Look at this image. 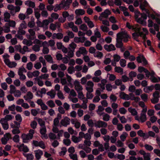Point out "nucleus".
Instances as JSON below:
<instances>
[{"label": "nucleus", "mask_w": 160, "mask_h": 160, "mask_svg": "<svg viewBox=\"0 0 160 160\" xmlns=\"http://www.w3.org/2000/svg\"><path fill=\"white\" fill-rule=\"evenodd\" d=\"M18 18L20 20H23L26 18V16L25 14L22 13H20L18 15Z\"/></svg>", "instance_id": "nucleus-60"}, {"label": "nucleus", "mask_w": 160, "mask_h": 160, "mask_svg": "<svg viewBox=\"0 0 160 160\" xmlns=\"http://www.w3.org/2000/svg\"><path fill=\"white\" fill-rule=\"evenodd\" d=\"M79 51H81L82 54L83 55L87 54L88 52L85 47H81L79 48Z\"/></svg>", "instance_id": "nucleus-25"}, {"label": "nucleus", "mask_w": 160, "mask_h": 160, "mask_svg": "<svg viewBox=\"0 0 160 160\" xmlns=\"http://www.w3.org/2000/svg\"><path fill=\"white\" fill-rule=\"evenodd\" d=\"M114 60L116 62H118L120 59V57L117 54H114L113 56Z\"/></svg>", "instance_id": "nucleus-50"}, {"label": "nucleus", "mask_w": 160, "mask_h": 160, "mask_svg": "<svg viewBox=\"0 0 160 160\" xmlns=\"http://www.w3.org/2000/svg\"><path fill=\"white\" fill-rule=\"evenodd\" d=\"M37 123L36 121H33L31 123V126L33 129H35L36 128Z\"/></svg>", "instance_id": "nucleus-42"}, {"label": "nucleus", "mask_w": 160, "mask_h": 160, "mask_svg": "<svg viewBox=\"0 0 160 160\" xmlns=\"http://www.w3.org/2000/svg\"><path fill=\"white\" fill-rule=\"evenodd\" d=\"M138 56L137 57V61L138 63H141L142 62V56L143 55L140 54H138Z\"/></svg>", "instance_id": "nucleus-38"}, {"label": "nucleus", "mask_w": 160, "mask_h": 160, "mask_svg": "<svg viewBox=\"0 0 160 160\" xmlns=\"http://www.w3.org/2000/svg\"><path fill=\"white\" fill-rule=\"evenodd\" d=\"M13 118V116L10 114L7 115L5 117V118L7 122L8 121L12 120Z\"/></svg>", "instance_id": "nucleus-47"}, {"label": "nucleus", "mask_w": 160, "mask_h": 160, "mask_svg": "<svg viewBox=\"0 0 160 160\" xmlns=\"http://www.w3.org/2000/svg\"><path fill=\"white\" fill-rule=\"evenodd\" d=\"M153 97L154 98L153 100H151L153 104L158 103L159 101V98L160 97L159 92L158 91H155L152 94Z\"/></svg>", "instance_id": "nucleus-3"}, {"label": "nucleus", "mask_w": 160, "mask_h": 160, "mask_svg": "<svg viewBox=\"0 0 160 160\" xmlns=\"http://www.w3.org/2000/svg\"><path fill=\"white\" fill-rule=\"evenodd\" d=\"M110 12L109 10L108 9H106L104 11V12L102 13L101 14V16L102 17L107 18L108 17Z\"/></svg>", "instance_id": "nucleus-16"}, {"label": "nucleus", "mask_w": 160, "mask_h": 160, "mask_svg": "<svg viewBox=\"0 0 160 160\" xmlns=\"http://www.w3.org/2000/svg\"><path fill=\"white\" fill-rule=\"evenodd\" d=\"M104 48L105 50L108 52H110L116 50V48L112 44L109 45L105 44L104 46Z\"/></svg>", "instance_id": "nucleus-9"}, {"label": "nucleus", "mask_w": 160, "mask_h": 160, "mask_svg": "<svg viewBox=\"0 0 160 160\" xmlns=\"http://www.w3.org/2000/svg\"><path fill=\"white\" fill-rule=\"evenodd\" d=\"M128 67L131 69H134L136 67V65L134 62H130L127 65Z\"/></svg>", "instance_id": "nucleus-22"}, {"label": "nucleus", "mask_w": 160, "mask_h": 160, "mask_svg": "<svg viewBox=\"0 0 160 160\" xmlns=\"http://www.w3.org/2000/svg\"><path fill=\"white\" fill-rule=\"evenodd\" d=\"M114 70L115 72L118 73H122V74L123 72V69L120 67H115Z\"/></svg>", "instance_id": "nucleus-28"}, {"label": "nucleus", "mask_w": 160, "mask_h": 160, "mask_svg": "<svg viewBox=\"0 0 160 160\" xmlns=\"http://www.w3.org/2000/svg\"><path fill=\"white\" fill-rule=\"evenodd\" d=\"M30 58L31 61H34L37 59L36 56L34 54H31L30 55Z\"/></svg>", "instance_id": "nucleus-55"}, {"label": "nucleus", "mask_w": 160, "mask_h": 160, "mask_svg": "<svg viewBox=\"0 0 160 160\" xmlns=\"http://www.w3.org/2000/svg\"><path fill=\"white\" fill-rule=\"evenodd\" d=\"M32 48L33 50L35 52H38L40 50V47L37 44L34 45Z\"/></svg>", "instance_id": "nucleus-53"}, {"label": "nucleus", "mask_w": 160, "mask_h": 160, "mask_svg": "<svg viewBox=\"0 0 160 160\" xmlns=\"http://www.w3.org/2000/svg\"><path fill=\"white\" fill-rule=\"evenodd\" d=\"M72 140L73 142L76 143L78 142L80 140L79 137H77L75 136H72Z\"/></svg>", "instance_id": "nucleus-30"}, {"label": "nucleus", "mask_w": 160, "mask_h": 160, "mask_svg": "<svg viewBox=\"0 0 160 160\" xmlns=\"http://www.w3.org/2000/svg\"><path fill=\"white\" fill-rule=\"evenodd\" d=\"M118 118H119L122 123H124L127 122L124 116L121 117L120 115L118 114L117 116Z\"/></svg>", "instance_id": "nucleus-23"}, {"label": "nucleus", "mask_w": 160, "mask_h": 160, "mask_svg": "<svg viewBox=\"0 0 160 160\" xmlns=\"http://www.w3.org/2000/svg\"><path fill=\"white\" fill-rule=\"evenodd\" d=\"M43 149H44L45 148V146L44 142L42 141H40L39 142L38 146Z\"/></svg>", "instance_id": "nucleus-59"}, {"label": "nucleus", "mask_w": 160, "mask_h": 160, "mask_svg": "<svg viewBox=\"0 0 160 160\" xmlns=\"http://www.w3.org/2000/svg\"><path fill=\"white\" fill-rule=\"evenodd\" d=\"M12 140L15 142H18L19 141V136L18 135H15L12 138Z\"/></svg>", "instance_id": "nucleus-31"}, {"label": "nucleus", "mask_w": 160, "mask_h": 160, "mask_svg": "<svg viewBox=\"0 0 160 160\" xmlns=\"http://www.w3.org/2000/svg\"><path fill=\"white\" fill-rule=\"evenodd\" d=\"M13 93H14V95L15 97H19L21 94L20 91L18 90H16Z\"/></svg>", "instance_id": "nucleus-51"}, {"label": "nucleus", "mask_w": 160, "mask_h": 160, "mask_svg": "<svg viewBox=\"0 0 160 160\" xmlns=\"http://www.w3.org/2000/svg\"><path fill=\"white\" fill-rule=\"evenodd\" d=\"M21 138L22 140H24V139L29 140V139H30V137H29V136L28 134H26L25 133H23L22 135Z\"/></svg>", "instance_id": "nucleus-34"}, {"label": "nucleus", "mask_w": 160, "mask_h": 160, "mask_svg": "<svg viewBox=\"0 0 160 160\" xmlns=\"http://www.w3.org/2000/svg\"><path fill=\"white\" fill-rule=\"evenodd\" d=\"M59 118L58 117H57L55 118L53 121V124L55 127H57L59 126Z\"/></svg>", "instance_id": "nucleus-32"}, {"label": "nucleus", "mask_w": 160, "mask_h": 160, "mask_svg": "<svg viewBox=\"0 0 160 160\" xmlns=\"http://www.w3.org/2000/svg\"><path fill=\"white\" fill-rule=\"evenodd\" d=\"M23 155L27 158V160H32L34 157L33 155L31 153H28L27 154L23 153Z\"/></svg>", "instance_id": "nucleus-21"}, {"label": "nucleus", "mask_w": 160, "mask_h": 160, "mask_svg": "<svg viewBox=\"0 0 160 160\" xmlns=\"http://www.w3.org/2000/svg\"><path fill=\"white\" fill-rule=\"evenodd\" d=\"M110 118V116L108 114H105L103 115V120L105 121H108L109 120Z\"/></svg>", "instance_id": "nucleus-41"}, {"label": "nucleus", "mask_w": 160, "mask_h": 160, "mask_svg": "<svg viewBox=\"0 0 160 160\" xmlns=\"http://www.w3.org/2000/svg\"><path fill=\"white\" fill-rule=\"evenodd\" d=\"M25 4L26 5H28L29 7L32 8H34L35 6V2L31 1L30 0H28L25 2Z\"/></svg>", "instance_id": "nucleus-14"}, {"label": "nucleus", "mask_w": 160, "mask_h": 160, "mask_svg": "<svg viewBox=\"0 0 160 160\" xmlns=\"http://www.w3.org/2000/svg\"><path fill=\"white\" fill-rule=\"evenodd\" d=\"M61 124L65 127L70 123V119L67 117H65L63 119L61 120L60 122Z\"/></svg>", "instance_id": "nucleus-6"}, {"label": "nucleus", "mask_w": 160, "mask_h": 160, "mask_svg": "<svg viewBox=\"0 0 160 160\" xmlns=\"http://www.w3.org/2000/svg\"><path fill=\"white\" fill-rule=\"evenodd\" d=\"M119 97L125 100H128L130 99L129 96L128 94L125 93L124 92H120Z\"/></svg>", "instance_id": "nucleus-12"}, {"label": "nucleus", "mask_w": 160, "mask_h": 160, "mask_svg": "<svg viewBox=\"0 0 160 160\" xmlns=\"http://www.w3.org/2000/svg\"><path fill=\"white\" fill-rule=\"evenodd\" d=\"M101 29L102 30V31L105 32H108L109 30V28L108 27L105 26H103L102 25L101 26Z\"/></svg>", "instance_id": "nucleus-48"}, {"label": "nucleus", "mask_w": 160, "mask_h": 160, "mask_svg": "<svg viewBox=\"0 0 160 160\" xmlns=\"http://www.w3.org/2000/svg\"><path fill=\"white\" fill-rule=\"evenodd\" d=\"M44 58L47 62L50 63H53L52 58L50 55H45Z\"/></svg>", "instance_id": "nucleus-15"}, {"label": "nucleus", "mask_w": 160, "mask_h": 160, "mask_svg": "<svg viewBox=\"0 0 160 160\" xmlns=\"http://www.w3.org/2000/svg\"><path fill=\"white\" fill-rule=\"evenodd\" d=\"M47 104L51 108L55 107V104L53 101L52 100H50L47 102Z\"/></svg>", "instance_id": "nucleus-27"}, {"label": "nucleus", "mask_w": 160, "mask_h": 160, "mask_svg": "<svg viewBox=\"0 0 160 160\" xmlns=\"http://www.w3.org/2000/svg\"><path fill=\"white\" fill-rule=\"evenodd\" d=\"M119 34L118 33L117 35L116 42V46L117 48H121L123 46L122 42V38L121 36H119Z\"/></svg>", "instance_id": "nucleus-1"}, {"label": "nucleus", "mask_w": 160, "mask_h": 160, "mask_svg": "<svg viewBox=\"0 0 160 160\" xmlns=\"http://www.w3.org/2000/svg\"><path fill=\"white\" fill-rule=\"evenodd\" d=\"M141 99L144 102H146L148 100V95L146 94H143L141 95Z\"/></svg>", "instance_id": "nucleus-45"}, {"label": "nucleus", "mask_w": 160, "mask_h": 160, "mask_svg": "<svg viewBox=\"0 0 160 160\" xmlns=\"http://www.w3.org/2000/svg\"><path fill=\"white\" fill-rule=\"evenodd\" d=\"M17 147L18 148L20 151H23L24 152H27L29 151V149L27 146H25L23 143L20 146L17 145Z\"/></svg>", "instance_id": "nucleus-8"}, {"label": "nucleus", "mask_w": 160, "mask_h": 160, "mask_svg": "<svg viewBox=\"0 0 160 160\" xmlns=\"http://www.w3.org/2000/svg\"><path fill=\"white\" fill-rule=\"evenodd\" d=\"M88 100H86L85 101L84 100H83V103L82 104V107L81 108H83L84 109H87V103Z\"/></svg>", "instance_id": "nucleus-49"}, {"label": "nucleus", "mask_w": 160, "mask_h": 160, "mask_svg": "<svg viewBox=\"0 0 160 160\" xmlns=\"http://www.w3.org/2000/svg\"><path fill=\"white\" fill-rule=\"evenodd\" d=\"M120 34H119V36H121L123 39V41L126 42L128 41V39L130 38V36L127 34V33L125 32H119Z\"/></svg>", "instance_id": "nucleus-5"}, {"label": "nucleus", "mask_w": 160, "mask_h": 160, "mask_svg": "<svg viewBox=\"0 0 160 160\" xmlns=\"http://www.w3.org/2000/svg\"><path fill=\"white\" fill-rule=\"evenodd\" d=\"M51 17L52 18L57 19L58 18L59 15L57 13L53 12L51 14Z\"/></svg>", "instance_id": "nucleus-62"}, {"label": "nucleus", "mask_w": 160, "mask_h": 160, "mask_svg": "<svg viewBox=\"0 0 160 160\" xmlns=\"http://www.w3.org/2000/svg\"><path fill=\"white\" fill-rule=\"evenodd\" d=\"M38 122L40 126L42 127L45 126V122L41 118L38 119Z\"/></svg>", "instance_id": "nucleus-39"}, {"label": "nucleus", "mask_w": 160, "mask_h": 160, "mask_svg": "<svg viewBox=\"0 0 160 160\" xmlns=\"http://www.w3.org/2000/svg\"><path fill=\"white\" fill-rule=\"evenodd\" d=\"M8 141L10 139H11V134L9 133H7L4 135V137Z\"/></svg>", "instance_id": "nucleus-43"}, {"label": "nucleus", "mask_w": 160, "mask_h": 160, "mask_svg": "<svg viewBox=\"0 0 160 160\" xmlns=\"http://www.w3.org/2000/svg\"><path fill=\"white\" fill-rule=\"evenodd\" d=\"M10 87V93L11 94L13 93L16 90H15V87L13 85H11Z\"/></svg>", "instance_id": "nucleus-56"}, {"label": "nucleus", "mask_w": 160, "mask_h": 160, "mask_svg": "<svg viewBox=\"0 0 160 160\" xmlns=\"http://www.w3.org/2000/svg\"><path fill=\"white\" fill-rule=\"evenodd\" d=\"M15 118L17 121H19V122H21L22 120V118L21 115L19 114H17L15 116Z\"/></svg>", "instance_id": "nucleus-44"}, {"label": "nucleus", "mask_w": 160, "mask_h": 160, "mask_svg": "<svg viewBox=\"0 0 160 160\" xmlns=\"http://www.w3.org/2000/svg\"><path fill=\"white\" fill-rule=\"evenodd\" d=\"M70 3L65 1L64 0L62 1L60 3V5L62 8H65V9H67L70 7Z\"/></svg>", "instance_id": "nucleus-11"}, {"label": "nucleus", "mask_w": 160, "mask_h": 160, "mask_svg": "<svg viewBox=\"0 0 160 160\" xmlns=\"http://www.w3.org/2000/svg\"><path fill=\"white\" fill-rule=\"evenodd\" d=\"M144 147L146 150L149 151H151L153 149V147L149 144H145Z\"/></svg>", "instance_id": "nucleus-35"}, {"label": "nucleus", "mask_w": 160, "mask_h": 160, "mask_svg": "<svg viewBox=\"0 0 160 160\" xmlns=\"http://www.w3.org/2000/svg\"><path fill=\"white\" fill-rule=\"evenodd\" d=\"M69 155L71 159H72L73 160H78L77 154L70 153Z\"/></svg>", "instance_id": "nucleus-33"}, {"label": "nucleus", "mask_w": 160, "mask_h": 160, "mask_svg": "<svg viewBox=\"0 0 160 160\" xmlns=\"http://www.w3.org/2000/svg\"><path fill=\"white\" fill-rule=\"evenodd\" d=\"M49 52V49L47 47L43 46L42 52L44 54H47Z\"/></svg>", "instance_id": "nucleus-63"}, {"label": "nucleus", "mask_w": 160, "mask_h": 160, "mask_svg": "<svg viewBox=\"0 0 160 160\" xmlns=\"http://www.w3.org/2000/svg\"><path fill=\"white\" fill-rule=\"evenodd\" d=\"M137 74L136 72L132 71L129 72V76L131 79H132L131 81H132L133 80L132 78L135 77L137 76Z\"/></svg>", "instance_id": "nucleus-29"}, {"label": "nucleus", "mask_w": 160, "mask_h": 160, "mask_svg": "<svg viewBox=\"0 0 160 160\" xmlns=\"http://www.w3.org/2000/svg\"><path fill=\"white\" fill-rule=\"evenodd\" d=\"M135 87L134 85H131L129 86L128 90L130 92H135Z\"/></svg>", "instance_id": "nucleus-58"}, {"label": "nucleus", "mask_w": 160, "mask_h": 160, "mask_svg": "<svg viewBox=\"0 0 160 160\" xmlns=\"http://www.w3.org/2000/svg\"><path fill=\"white\" fill-rule=\"evenodd\" d=\"M75 14L78 15H82L85 14V11L82 9H77L75 10Z\"/></svg>", "instance_id": "nucleus-17"}, {"label": "nucleus", "mask_w": 160, "mask_h": 160, "mask_svg": "<svg viewBox=\"0 0 160 160\" xmlns=\"http://www.w3.org/2000/svg\"><path fill=\"white\" fill-rule=\"evenodd\" d=\"M80 28L84 31H87L88 27L85 24H82L80 26Z\"/></svg>", "instance_id": "nucleus-57"}, {"label": "nucleus", "mask_w": 160, "mask_h": 160, "mask_svg": "<svg viewBox=\"0 0 160 160\" xmlns=\"http://www.w3.org/2000/svg\"><path fill=\"white\" fill-rule=\"evenodd\" d=\"M126 61L124 59H121L120 61V63L122 67H124L126 66Z\"/></svg>", "instance_id": "nucleus-40"}, {"label": "nucleus", "mask_w": 160, "mask_h": 160, "mask_svg": "<svg viewBox=\"0 0 160 160\" xmlns=\"http://www.w3.org/2000/svg\"><path fill=\"white\" fill-rule=\"evenodd\" d=\"M147 108L146 107L143 108L142 111L141 117L140 118V119L142 122H145L147 120L146 112H147Z\"/></svg>", "instance_id": "nucleus-4"}, {"label": "nucleus", "mask_w": 160, "mask_h": 160, "mask_svg": "<svg viewBox=\"0 0 160 160\" xmlns=\"http://www.w3.org/2000/svg\"><path fill=\"white\" fill-rule=\"evenodd\" d=\"M67 70L68 73L70 74H72L75 71L74 68L73 66L69 67Z\"/></svg>", "instance_id": "nucleus-37"}, {"label": "nucleus", "mask_w": 160, "mask_h": 160, "mask_svg": "<svg viewBox=\"0 0 160 160\" xmlns=\"http://www.w3.org/2000/svg\"><path fill=\"white\" fill-rule=\"evenodd\" d=\"M47 132L46 128L45 126L42 127L40 129V133L41 135L44 134Z\"/></svg>", "instance_id": "nucleus-46"}, {"label": "nucleus", "mask_w": 160, "mask_h": 160, "mask_svg": "<svg viewBox=\"0 0 160 160\" xmlns=\"http://www.w3.org/2000/svg\"><path fill=\"white\" fill-rule=\"evenodd\" d=\"M35 157L37 160H39L41 158V156L42 155V151L40 149L35 151Z\"/></svg>", "instance_id": "nucleus-13"}, {"label": "nucleus", "mask_w": 160, "mask_h": 160, "mask_svg": "<svg viewBox=\"0 0 160 160\" xmlns=\"http://www.w3.org/2000/svg\"><path fill=\"white\" fill-rule=\"evenodd\" d=\"M128 134L127 132H123V134L120 136V138L121 141L122 142L124 141L128 136Z\"/></svg>", "instance_id": "nucleus-26"}, {"label": "nucleus", "mask_w": 160, "mask_h": 160, "mask_svg": "<svg viewBox=\"0 0 160 160\" xmlns=\"http://www.w3.org/2000/svg\"><path fill=\"white\" fill-rule=\"evenodd\" d=\"M94 57L101 58L103 56V53L102 52L98 51L94 54Z\"/></svg>", "instance_id": "nucleus-24"}, {"label": "nucleus", "mask_w": 160, "mask_h": 160, "mask_svg": "<svg viewBox=\"0 0 160 160\" xmlns=\"http://www.w3.org/2000/svg\"><path fill=\"white\" fill-rule=\"evenodd\" d=\"M81 149L84 150L87 153H89L91 151V149L89 147L84 148L83 146H82Z\"/></svg>", "instance_id": "nucleus-36"}, {"label": "nucleus", "mask_w": 160, "mask_h": 160, "mask_svg": "<svg viewBox=\"0 0 160 160\" xmlns=\"http://www.w3.org/2000/svg\"><path fill=\"white\" fill-rule=\"evenodd\" d=\"M4 21L6 22H8L10 17V14L8 12H6L4 13Z\"/></svg>", "instance_id": "nucleus-19"}, {"label": "nucleus", "mask_w": 160, "mask_h": 160, "mask_svg": "<svg viewBox=\"0 0 160 160\" xmlns=\"http://www.w3.org/2000/svg\"><path fill=\"white\" fill-rule=\"evenodd\" d=\"M27 27V23H26L25 21H23L22 22L20 25L18 29L21 30V29H25Z\"/></svg>", "instance_id": "nucleus-20"}, {"label": "nucleus", "mask_w": 160, "mask_h": 160, "mask_svg": "<svg viewBox=\"0 0 160 160\" xmlns=\"http://www.w3.org/2000/svg\"><path fill=\"white\" fill-rule=\"evenodd\" d=\"M28 31L30 33V35H29L28 37V39L30 40H33L36 38L35 36V31L32 29H29Z\"/></svg>", "instance_id": "nucleus-10"}, {"label": "nucleus", "mask_w": 160, "mask_h": 160, "mask_svg": "<svg viewBox=\"0 0 160 160\" xmlns=\"http://www.w3.org/2000/svg\"><path fill=\"white\" fill-rule=\"evenodd\" d=\"M134 13L135 18L137 20V22L141 24H143L144 22V21L141 18H139V16L141 13L138 10H136L134 12Z\"/></svg>", "instance_id": "nucleus-2"}, {"label": "nucleus", "mask_w": 160, "mask_h": 160, "mask_svg": "<svg viewBox=\"0 0 160 160\" xmlns=\"http://www.w3.org/2000/svg\"><path fill=\"white\" fill-rule=\"evenodd\" d=\"M110 98L111 100H112L114 102L116 101L117 99V97L113 94L111 95Z\"/></svg>", "instance_id": "nucleus-61"}, {"label": "nucleus", "mask_w": 160, "mask_h": 160, "mask_svg": "<svg viewBox=\"0 0 160 160\" xmlns=\"http://www.w3.org/2000/svg\"><path fill=\"white\" fill-rule=\"evenodd\" d=\"M49 138L51 139L54 140L57 138L56 135L53 133L51 132L48 135Z\"/></svg>", "instance_id": "nucleus-52"}, {"label": "nucleus", "mask_w": 160, "mask_h": 160, "mask_svg": "<svg viewBox=\"0 0 160 160\" xmlns=\"http://www.w3.org/2000/svg\"><path fill=\"white\" fill-rule=\"evenodd\" d=\"M150 154L149 153H147L143 156L144 160H150Z\"/></svg>", "instance_id": "nucleus-64"}, {"label": "nucleus", "mask_w": 160, "mask_h": 160, "mask_svg": "<svg viewBox=\"0 0 160 160\" xmlns=\"http://www.w3.org/2000/svg\"><path fill=\"white\" fill-rule=\"evenodd\" d=\"M32 40H29V41H28L27 39H24L22 41V43L24 45H26L28 46H30L32 45Z\"/></svg>", "instance_id": "nucleus-18"}, {"label": "nucleus", "mask_w": 160, "mask_h": 160, "mask_svg": "<svg viewBox=\"0 0 160 160\" xmlns=\"http://www.w3.org/2000/svg\"><path fill=\"white\" fill-rule=\"evenodd\" d=\"M63 143L67 146L70 145L71 143V141L69 139H64L63 140Z\"/></svg>", "instance_id": "nucleus-54"}, {"label": "nucleus", "mask_w": 160, "mask_h": 160, "mask_svg": "<svg viewBox=\"0 0 160 160\" xmlns=\"http://www.w3.org/2000/svg\"><path fill=\"white\" fill-rule=\"evenodd\" d=\"M95 127H98L99 128L101 127L106 128L107 126V123L103 121L99 120L97 123H95Z\"/></svg>", "instance_id": "nucleus-7"}]
</instances>
